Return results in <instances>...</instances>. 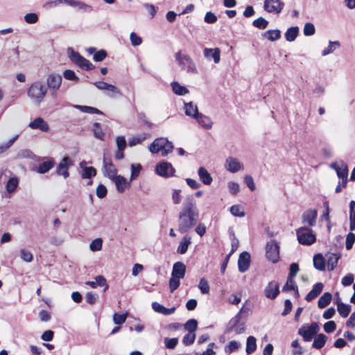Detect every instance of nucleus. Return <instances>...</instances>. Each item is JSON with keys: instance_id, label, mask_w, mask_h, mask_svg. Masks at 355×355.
<instances>
[{"instance_id": "bb28decb", "label": "nucleus", "mask_w": 355, "mask_h": 355, "mask_svg": "<svg viewBox=\"0 0 355 355\" xmlns=\"http://www.w3.org/2000/svg\"><path fill=\"white\" fill-rule=\"evenodd\" d=\"M152 308L153 309L159 313H162L164 315H169L173 314L175 311V307H171V308H166L163 305L159 304L158 302H153L152 304Z\"/></svg>"}, {"instance_id": "0eeeda50", "label": "nucleus", "mask_w": 355, "mask_h": 355, "mask_svg": "<svg viewBox=\"0 0 355 355\" xmlns=\"http://www.w3.org/2000/svg\"><path fill=\"white\" fill-rule=\"evenodd\" d=\"M319 331L318 324L312 322L309 326H302L298 330V334L302 337L304 341L310 342Z\"/></svg>"}, {"instance_id": "f03ea898", "label": "nucleus", "mask_w": 355, "mask_h": 355, "mask_svg": "<svg viewBox=\"0 0 355 355\" xmlns=\"http://www.w3.org/2000/svg\"><path fill=\"white\" fill-rule=\"evenodd\" d=\"M46 92L47 88L40 81H36L29 87L27 94L35 104L40 105Z\"/></svg>"}, {"instance_id": "49530a36", "label": "nucleus", "mask_w": 355, "mask_h": 355, "mask_svg": "<svg viewBox=\"0 0 355 355\" xmlns=\"http://www.w3.org/2000/svg\"><path fill=\"white\" fill-rule=\"evenodd\" d=\"M19 135H15L6 142L0 144V154L6 152L8 149H9L13 145V144L17 139Z\"/></svg>"}, {"instance_id": "423d86ee", "label": "nucleus", "mask_w": 355, "mask_h": 355, "mask_svg": "<svg viewBox=\"0 0 355 355\" xmlns=\"http://www.w3.org/2000/svg\"><path fill=\"white\" fill-rule=\"evenodd\" d=\"M297 237L299 243L304 245H310L315 243V235L308 227H300L297 230Z\"/></svg>"}, {"instance_id": "cd10ccee", "label": "nucleus", "mask_w": 355, "mask_h": 355, "mask_svg": "<svg viewBox=\"0 0 355 355\" xmlns=\"http://www.w3.org/2000/svg\"><path fill=\"white\" fill-rule=\"evenodd\" d=\"M326 257L327 269L328 270L331 271L336 267L338 261L340 258V255L339 254L328 253L326 254Z\"/></svg>"}, {"instance_id": "603ef678", "label": "nucleus", "mask_w": 355, "mask_h": 355, "mask_svg": "<svg viewBox=\"0 0 355 355\" xmlns=\"http://www.w3.org/2000/svg\"><path fill=\"white\" fill-rule=\"evenodd\" d=\"M103 246V240L101 238L93 240L90 245L89 248L93 252L99 251L101 250Z\"/></svg>"}, {"instance_id": "c9c22d12", "label": "nucleus", "mask_w": 355, "mask_h": 355, "mask_svg": "<svg viewBox=\"0 0 355 355\" xmlns=\"http://www.w3.org/2000/svg\"><path fill=\"white\" fill-rule=\"evenodd\" d=\"M313 266L314 267L320 271H322L325 268V260L321 254H317L313 257Z\"/></svg>"}, {"instance_id": "c85d7f7f", "label": "nucleus", "mask_w": 355, "mask_h": 355, "mask_svg": "<svg viewBox=\"0 0 355 355\" xmlns=\"http://www.w3.org/2000/svg\"><path fill=\"white\" fill-rule=\"evenodd\" d=\"M323 288V284L320 282L316 283L313 285V288L306 295L305 299L306 301L310 302L315 298L322 292Z\"/></svg>"}, {"instance_id": "bf43d9fd", "label": "nucleus", "mask_w": 355, "mask_h": 355, "mask_svg": "<svg viewBox=\"0 0 355 355\" xmlns=\"http://www.w3.org/2000/svg\"><path fill=\"white\" fill-rule=\"evenodd\" d=\"M63 76L64 78L69 80H72L76 83L79 81V78L76 75L75 72L70 69H67L64 71Z\"/></svg>"}, {"instance_id": "dca6fc26", "label": "nucleus", "mask_w": 355, "mask_h": 355, "mask_svg": "<svg viewBox=\"0 0 355 355\" xmlns=\"http://www.w3.org/2000/svg\"><path fill=\"white\" fill-rule=\"evenodd\" d=\"M225 167L228 171L234 173L241 170L243 168V165L238 159L233 157H229L226 159Z\"/></svg>"}, {"instance_id": "6ab92c4d", "label": "nucleus", "mask_w": 355, "mask_h": 355, "mask_svg": "<svg viewBox=\"0 0 355 355\" xmlns=\"http://www.w3.org/2000/svg\"><path fill=\"white\" fill-rule=\"evenodd\" d=\"M28 127L33 130H40L42 132H47L49 130V124L42 118L37 117L28 124Z\"/></svg>"}, {"instance_id": "8fccbe9b", "label": "nucleus", "mask_w": 355, "mask_h": 355, "mask_svg": "<svg viewBox=\"0 0 355 355\" xmlns=\"http://www.w3.org/2000/svg\"><path fill=\"white\" fill-rule=\"evenodd\" d=\"M96 175V170L92 167H85L83 170L82 178H91Z\"/></svg>"}, {"instance_id": "f257e3e1", "label": "nucleus", "mask_w": 355, "mask_h": 355, "mask_svg": "<svg viewBox=\"0 0 355 355\" xmlns=\"http://www.w3.org/2000/svg\"><path fill=\"white\" fill-rule=\"evenodd\" d=\"M199 218V211L194 199L186 198L181 206L178 216V231L184 234L196 225Z\"/></svg>"}, {"instance_id": "a211bd4d", "label": "nucleus", "mask_w": 355, "mask_h": 355, "mask_svg": "<svg viewBox=\"0 0 355 355\" xmlns=\"http://www.w3.org/2000/svg\"><path fill=\"white\" fill-rule=\"evenodd\" d=\"M250 255L248 252H243L238 259V268L239 272H245L250 266Z\"/></svg>"}, {"instance_id": "e433bc0d", "label": "nucleus", "mask_w": 355, "mask_h": 355, "mask_svg": "<svg viewBox=\"0 0 355 355\" xmlns=\"http://www.w3.org/2000/svg\"><path fill=\"white\" fill-rule=\"evenodd\" d=\"M283 291L287 292L290 291H295L296 297L299 296L297 286L294 280V278L288 277L286 284L283 287Z\"/></svg>"}, {"instance_id": "39448f33", "label": "nucleus", "mask_w": 355, "mask_h": 355, "mask_svg": "<svg viewBox=\"0 0 355 355\" xmlns=\"http://www.w3.org/2000/svg\"><path fill=\"white\" fill-rule=\"evenodd\" d=\"M175 59L182 69L187 71L188 73H197L196 64L188 55H182L180 52H178L175 54Z\"/></svg>"}, {"instance_id": "c03bdc74", "label": "nucleus", "mask_w": 355, "mask_h": 355, "mask_svg": "<svg viewBox=\"0 0 355 355\" xmlns=\"http://www.w3.org/2000/svg\"><path fill=\"white\" fill-rule=\"evenodd\" d=\"M18 184H19V180L17 178L14 177V178H10L8 180L6 186V191L10 193L15 192L18 187Z\"/></svg>"}, {"instance_id": "4c0bfd02", "label": "nucleus", "mask_w": 355, "mask_h": 355, "mask_svg": "<svg viewBox=\"0 0 355 355\" xmlns=\"http://www.w3.org/2000/svg\"><path fill=\"white\" fill-rule=\"evenodd\" d=\"M257 349V340L255 337L250 336L247 338L246 341V353L248 354H252Z\"/></svg>"}, {"instance_id": "473e14b6", "label": "nucleus", "mask_w": 355, "mask_h": 355, "mask_svg": "<svg viewBox=\"0 0 355 355\" xmlns=\"http://www.w3.org/2000/svg\"><path fill=\"white\" fill-rule=\"evenodd\" d=\"M263 37L270 42H274L281 37V31L279 29L268 30L262 34Z\"/></svg>"}, {"instance_id": "393cba45", "label": "nucleus", "mask_w": 355, "mask_h": 355, "mask_svg": "<svg viewBox=\"0 0 355 355\" xmlns=\"http://www.w3.org/2000/svg\"><path fill=\"white\" fill-rule=\"evenodd\" d=\"M198 175L200 181L205 185H210L213 181L208 171L203 166H200L198 170Z\"/></svg>"}, {"instance_id": "4d7b16f0", "label": "nucleus", "mask_w": 355, "mask_h": 355, "mask_svg": "<svg viewBox=\"0 0 355 355\" xmlns=\"http://www.w3.org/2000/svg\"><path fill=\"white\" fill-rule=\"evenodd\" d=\"M20 257L25 262H31L33 259V254L25 249L20 250Z\"/></svg>"}, {"instance_id": "a878e982", "label": "nucleus", "mask_w": 355, "mask_h": 355, "mask_svg": "<svg viewBox=\"0 0 355 355\" xmlns=\"http://www.w3.org/2000/svg\"><path fill=\"white\" fill-rule=\"evenodd\" d=\"M71 3V7L76 8L77 10L89 13L94 10L92 6L84 3L79 0H72Z\"/></svg>"}, {"instance_id": "f8f14e48", "label": "nucleus", "mask_w": 355, "mask_h": 355, "mask_svg": "<svg viewBox=\"0 0 355 355\" xmlns=\"http://www.w3.org/2000/svg\"><path fill=\"white\" fill-rule=\"evenodd\" d=\"M73 160L69 157H64L56 168V173L67 179L69 176V168L73 166Z\"/></svg>"}, {"instance_id": "1a4fd4ad", "label": "nucleus", "mask_w": 355, "mask_h": 355, "mask_svg": "<svg viewBox=\"0 0 355 355\" xmlns=\"http://www.w3.org/2000/svg\"><path fill=\"white\" fill-rule=\"evenodd\" d=\"M62 81L61 75L56 73H50L46 78L47 89L50 90L52 95H55L59 90Z\"/></svg>"}, {"instance_id": "f704fd0d", "label": "nucleus", "mask_w": 355, "mask_h": 355, "mask_svg": "<svg viewBox=\"0 0 355 355\" xmlns=\"http://www.w3.org/2000/svg\"><path fill=\"white\" fill-rule=\"evenodd\" d=\"M171 86L173 92L178 96H184L189 92V89L186 87L181 85L178 82H172L171 83Z\"/></svg>"}, {"instance_id": "de8ad7c7", "label": "nucleus", "mask_w": 355, "mask_h": 355, "mask_svg": "<svg viewBox=\"0 0 355 355\" xmlns=\"http://www.w3.org/2000/svg\"><path fill=\"white\" fill-rule=\"evenodd\" d=\"M67 51L70 60L78 65L83 56L78 52L74 51L71 48H69Z\"/></svg>"}, {"instance_id": "4be33fe9", "label": "nucleus", "mask_w": 355, "mask_h": 355, "mask_svg": "<svg viewBox=\"0 0 355 355\" xmlns=\"http://www.w3.org/2000/svg\"><path fill=\"white\" fill-rule=\"evenodd\" d=\"M185 272L186 266L182 262L178 261L173 264L171 276L182 279L185 275Z\"/></svg>"}, {"instance_id": "680f3d73", "label": "nucleus", "mask_w": 355, "mask_h": 355, "mask_svg": "<svg viewBox=\"0 0 355 355\" xmlns=\"http://www.w3.org/2000/svg\"><path fill=\"white\" fill-rule=\"evenodd\" d=\"M178 343V338H164V344L166 348L169 349H174Z\"/></svg>"}, {"instance_id": "7c9ffc66", "label": "nucleus", "mask_w": 355, "mask_h": 355, "mask_svg": "<svg viewBox=\"0 0 355 355\" xmlns=\"http://www.w3.org/2000/svg\"><path fill=\"white\" fill-rule=\"evenodd\" d=\"M55 165L53 159H49L40 164L36 168V171L40 174H44L49 172Z\"/></svg>"}, {"instance_id": "052dcab7", "label": "nucleus", "mask_w": 355, "mask_h": 355, "mask_svg": "<svg viewBox=\"0 0 355 355\" xmlns=\"http://www.w3.org/2000/svg\"><path fill=\"white\" fill-rule=\"evenodd\" d=\"M241 347V344L235 340L230 341L228 345L225 347V352L227 353H232L233 352L239 349Z\"/></svg>"}, {"instance_id": "e2e57ef3", "label": "nucleus", "mask_w": 355, "mask_h": 355, "mask_svg": "<svg viewBox=\"0 0 355 355\" xmlns=\"http://www.w3.org/2000/svg\"><path fill=\"white\" fill-rule=\"evenodd\" d=\"M181 192L180 189H173L171 198L174 205H179L181 202Z\"/></svg>"}, {"instance_id": "72a5a7b5", "label": "nucleus", "mask_w": 355, "mask_h": 355, "mask_svg": "<svg viewBox=\"0 0 355 355\" xmlns=\"http://www.w3.org/2000/svg\"><path fill=\"white\" fill-rule=\"evenodd\" d=\"M327 340V336L323 334H320L315 337L312 347L320 349L322 348Z\"/></svg>"}, {"instance_id": "5701e85b", "label": "nucleus", "mask_w": 355, "mask_h": 355, "mask_svg": "<svg viewBox=\"0 0 355 355\" xmlns=\"http://www.w3.org/2000/svg\"><path fill=\"white\" fill-rule=\"evenodd\" d=\"M204 55L208 60L212 58L215 63H218L220 60V51L218 48H205L204 49Z\"/></svg>"}, {"instance_id": "79ce46f5", "label": "nucleus", "mask_w": 355, "mask_h": 355, "mask_svg": "<svg viewBox=\"0 0 355 355\" xmlns=\"http://www.w3.org/2000/svg\"><path fill=\"white\" fill-rule=\"evenodd\" d=\"M74 107L85 113L103 114V112L101 110L90 106L76 105H74Z\"/></svg>"}, {"instance_id": "6e6d98bb", "label": "nucleus", "mask_w": 355, "mask_h": 355, "mask_svg": "<svg viewBox=\"0 0 355 355\" xmlns=\"http://www.w3.org/2000/svg\"><path fill=\"white\" fill-rule=\"evenodd\" d=\"M141 170V166L138 164H132L131 165V176L130 181L136 179L139 175Z\"/></svg>"}, {"instance_id": "13d9d810", "label": "nucleus", "mask_w": 355, "mask_h": 355, "mask_svg": "<svg viewBox=\"0 0 355 355\" xmlns=\"http://www.w3.org/2000/svg\"><path fill=\"white\" fill-rule=\"evenodd\" d=\"M198 288L202 294H207L209 292V284L205 278L200 279Z\"/></svg>"}, {"instance_id": "3c124183", "label": "nucleus", "mask_w": 355, "mask_h": 355, "mask_svg": "<svg viewBox=\"0 0 355 355\" xmlns=\"http://www.w3.org/2000/svg\"><path fill=\"white\" fill-rule=\"evenodd\" d=\"M252 25L257 28L265 29L268 25V21L264 18L260 17L253 21Z\"/></svg>"}, {"instance_id": "2f4dec72", "label": "nucleus", "mask_w": 355, "mask_h": 355, "mask_svg": "<svg viewBox=\"0 0 355 355\" xmlns=\"http://www.w3.org/2000/svg\"><path fill=\"white\" fill-rule=\"evenodd\" d=\"M191 237L189 236H184L178 247V249H177L178 253H179L180 254H185L188 250L189 245H191Z\"/></svg>"}, {"instance_id": "864d4df0", "label": "nucleus", "mask_w": 355, "mask_h": 355, "mask_svg": "<svg viewBox=\"0 0 355 355\" xmlns=\"http://www.w3.org/2000/svg\"><path fill=\"white\" fill-rule=\"evenodd\" d=\"M315 28L313 24L308 22L304 24L303 33L305 36H311L315 34Z\"/></svg>"}, {"instance_id": "412c9836", "label": "nucleus", "mask_w": 355, "mask_h": 355, "mask_svg": "<svg viewBox=\"0 0 355 355\" xmlns=\"http://www.w3.org/2000/svg\"><path fill=\"white\" fill-rule=\"evenodd\" d=\"M318 216V212L315 209H310L306 211L302 214V221L308 224L309 226H313L315 224V220Z\"/></svg>"}, {"instance_id": "20e7f679", "label": "nucleus", "mask_w": 355, "mask_h": 355, "mask_svg": "<svg viewBox=\"0 0 355 355\" xmlns=\"http://www.w3.org/2000/svg\"><path fill=\"white\" fill-rule=\"evenodd\" d=\"M244 311L242 307L239 313L232 318L228 322L225 332L230 333L234 331L236 334H241L245 329V321L241 320V314Z\"/></svg>"}, {"instance_id": "0e129e2a", "label": "nucleus", "mask_w": 355, "mask_h": 355, "mask_svg": "<svg viewBox=\"0 0 355 355\" xmlns=\"http://www.w3.org/2000/svg\"><path fill=\"white\" fill-rule=\"evenodd\" d=\"M38 16L36 13L31 12L25 15L24 20L26 23L32 24H35L38 21Z\"/></svg>"}, {"instance_id": "aec40b11", "label": "nucleus", "mask_w": 355, "mask_h": 355, "mask_svg": "<svg viewBox=\"0 0 355 355\" xmlns=\"http://www.w3.org/2000/svg\"><path fill=\"white\" fill-rule=\"evenodd\" d=\"M111 180L114 182L116 189L119 193H123L130 187V182L122 175H117Z\"/></svg>"}, {"instance_id": "6e6552de", "label": "nucleus", "mask_w": 355, "mask_h": 355, "mask_svg": "<svg viewBox=\"0 0 355 355\" xmlns=\"http://www.w3.org/2000/svg\"><path fill=\"white\" fill-rule=\"evenodd\" d=\"M330 167L336 171L338 177L341 179L342 186L345 187L348 177V168L347 164L344 162L340 161L331 163Z\"/></svg>"}, {"instance_id": "4468645a", "label": "nucleus", "mask_w": 355, "mask_h": 355, "mask_svg": "<svg viewBox=\"0 0 355 355\" xmlns=\"http://www.w3.org/2000/svg\"><path fill=\"white\" fill-rule=\"evenodd\" d=\"M284 3L281 0H265L263 8L268 12L279 13Z\"/></svg>"}, {"instance_id": "f3484780", "label": "nucleus", "mask_w": 355, "mask_h": 355, "mask_svg": "<svg viewBox=\"0 0 355 355\" xmlns=\"http://www.w3.org/2000/svg\"><path fill=\"white\" fill-rule=\"evenodd\" d=\"M264 293L267 298L275 299L279 293L278 283L275 281L270 282L264 289Z\"/></svg>"}, {"instance_id": "5fc2aeb1", "label": "nucleus", "mask_w": 355, "mask_h": 355, "mask_svg": "<svg viewBox=\"0 0 355 355\" xmlns=\"http://www.w3.org/2000/svg\"><path fill=\"white\" fill-rule=\"evenodd\" d=\"M198 327V322L195 319L189 320L184 324V328L190 333H194Z\"/></svg>"}, {"instance_id": "2eb2a0df", "label": "nucleus", "mask_w": 355, "mask_h": 355, "mask_svg": "<svg viewBox=\"0 0 355 355\" xmlns=\"http://www.w3.org/2000/svg\"><path fill=\"white\" fill-rule=\"evenodd\" d=\"M94 85L100 90L107 91V95L110 97H114L116 95H120V90L114 85L109 84L103 81H98L94 83Z\"/></svg>"}, {"instance_id": "c756f323", "label": "nucleus", "mask_w": 355, "mask_h": 355, "mask_svg": "<svg viewBox=\"0 0 355 355\" xmlns=\"http://www.w3.org/2000/svg\"><path fill=\"white\" fill-rule=\"evenodd\" d=\"M184 109L185 114L193 119L199 114L197 105L193 104V102L184 103Z\"/></svg>"}, {"instance_id": "9d476101", "label": "nucleus", "mask_w": 355, "mask_h": 355, "mask_svg": "<svg viewBox=\"0 0 355 355\" xmlns=\"http://www.w3.org/2000/svg\"><path fill=\"white\" fill-rule=\"evenodd\" d=\"M103 175L110 180L117 175V169L113 164L112 159L104 155L102 166Z\"/></svg>"}, {"instance_id": "09e8293b", "label": "nucleus", "mask_w": 355, "mask_h": 355, "mask_svg": "<svg viewBox=\"0 0 355 355\" xmlns=\"http://www.w3.org/2000/svg\"><path fill=\"white\" fill-rule=\"evenodd\" d=\"M230 213L236 217H243L245 212L243 208L239 205H232L230 209Z\"/></svg>"}, {"instance_id": "ea45409f", "label": "nucleus", "mask_w": 355, "mask_h": 355, "mask_svg": "<svg viewBox=\"0 0 355 355\" xmlns=\"http://www.w3.org/2000/svg\"><path fill=\"white\" fill-rule=\"evenodd\" d=\"M331 294L330 293H324L318 300V306L320 309L326 307L331 300Z\"/></svg>"}, {"instance_id": "37998d69", "label": "nucleus", "mask_w": 355, "mask_h": 355, "mask_svg": "<svg viewBox=\"0 0 355 355\" xmlns=\"http://www.w3.org/2000/svg\"><path fill=\"white\" fill-rule=\"evenodd\" d=\"M92 131L94 133V135L96 138L103 141L105 139V132L103 131L101 124L98 122H96L93 125Z\"/></svg>"}, {"instance_id": "ddd939ff", "label": "nucleus", "mask_w": 355, "mask_h": 355, "mask_svg": "<svg viewBox=\"0 0 355 355\" xmlns=\"http://www.w3.org/2000/svg\"><path fill=\"white\" fill-rule=\"evenodd\" d=\"M156 173L159 176L168 178L174 175L175 169L169 162H162L157 165Z\"/></svg>"}, {"instance_id": "a19ab883", "label": "nucleus", "mask_w": 355, "mask_h": 355, "mask_svg": "<svg viewBox=\"0 0 355 355\" xmlns=\"http://www.w3.org/2000/svg\"><path fill=\"white\" fill-rule=\"evenodd\" d=\"M298 32H299V28L297 26H293V27L289 28L285 33L286 40L288 42L294 41L298 35Z\"/></svg>"}, {"instance_id": "58836bf2", "label": "nucleus", "mask_w": 355, "mask_h": 355, "mask_svg": "<svg viewBox=\"0 0 355 355\" xmlns=\"http://www.w3.org/2000/svg\"><path fill=\"white\" fill-rule=\"evenodd\" d=\"M340 46V43L338 41H329L328 46L324 49L321 54L322 56H326L331 53H333L336 49H338Z\"/></svg>"}, {"instance_id": "7ed1b4c3", "label": "nucleus", "mask_w": 355, "mask_h": 355, "mask_svg": "<svg viewBox=\"0 0 355 355\" xmlns=\"http://www.w3.org/2000/svg\"><path fill=\"white\" fill-rule=\"evenodd\" d=\"M173 146L172 142L169 141L165 137L157 138L149 146V150L152 153H162V156H166L172 152Z\"/></svg>"}, {"instance_id": "9b49d317", "label": "nucleus", "mask_w": 355, "mask_h": 355, "mask_svg": "<svg viewBox=\"0 0 355 355\" xmlns=\"http://www.w3.org/2000/svg\"><path fill=\"white\" fill-rule=\"evenodd\" d=\"M266 257L272 263L278 261L279 258V246L275 241H270L266 244Z\"/></svg>"}, {"instance_id": "774afa93", "label": "nucleus", "mask_w": 355, "mask_h": 355, "mask_svg": "<svg viewBox=\"0 0 355 355\" xmlns=\"http://www.w3.org/2000/svg\"><path fill=\"white\" fill-rule=\"evenodd\" d=\"M196 338L195 333H190L189 332L187 334H186L183 339L182 343L184 345H191L193 343Z\"/></svg>"}, {"instance_id": "338daca9", "label": "nucleus", "mask_w": 355, "mask_h": 355, "mask_svg": "<svg viewBox=\"0 0 355 355\" xmlns=\"http://www.w3.org/2000/svg\"><path fill=\"white\" fill-rule=\"evenodd\" d=\"M78 66L87 71L92 70L94 67V65L84 57L81 58L80 62L78 63Z\"/></svg>"}, {"instance_id": "a18cd8bd", "label": "nucleus", "mask_w": 355, "mask_h": 355, "mask_svg": "<svg viewBox=\"0 0 355 355\" xmlns=\"http://www.w3.org/2000/svg\"><path fill=\"white\" fill-rule=\"evenodd\" d=\"M337 309L340 316L343 318H346L350 313L351 306L340 302L338 304Z\"/></svg>"}, {"instance_id": "b1692460", "label": "nucleus", "mask_w": 355, "mask_h": 355, "mask_svg": "<svg viewBox=\"0 0 355 355\" xmlns=\"http://www.w3.org/2000/svg\"><path fill=\"white\" fill-rule=\"evenodd\" d=\"M194 119L202 128L206 130H209L212 128L213 122L209 116L199 113Z\"/></svg>"}, {"instance_id": "69168bd1", "label": "nucleus", "mask_w": 355, "mask_h": 355, "mask_svg": "<svg viewBox=\"0 0 355 355\" xmlns=\"http://www.w3.org/2000/svg\"><path fill=\"white\" fill-rule=\"evenodd\" d=\"M180 279L174 277L173 276H171V277L170 278L169 288H170V291L171 293L174 292L179 287V286L180 284Z\"/></svg>"}]
</instances>
